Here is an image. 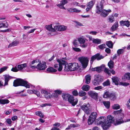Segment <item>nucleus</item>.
Masks as SVG:
<instances>
[{
    "label": "nucleus",
    "mask_w": 130,
    "mask_h": 130,
    "mask_svg": "<svg viewBox=\"0 0 130 130\" xmlns=\"http://www.w3.org/2000/svg\"><path fill=\"white\" fill-rule=\"evenodd\" d=\"M46 67V66H16L12 68L11 71L14 72L20 71L30 72L37 70H44Z\"/></svg>",
    "instance_id": "nucleus-1"
},
{
    "label": "nucleus",
    "mask_w": 130,
    "mask_h": 130,
    "mask_svg": "<svg viewBox=\"0 0 130 130\" xmlns=\"http://www.w3.org/2000/svg\"><path fill=\"white\" fill-rule=\"evenodd\" d=\"M95 123L97 125H101L103 129L105 130H107L110 125V124L113 123L115 121V119L111 115L107 117V120L105 117H100L99 120H96Z\"/></svg>",
    "instance_id": "nucleus-2"
},
{
    "label": "nucleus",
    "mask_w": 130,
    "mask_h": 130,
    "mask_svg": "<svg viewBox=\"0 0 130 130\" xmlns=\"http://www.w3.org/2000/svg\"><path fill=\"white\" fill-rule=\"evenodd\" d=\"M13 86L14 87L23 86L26 87L27 88H29L30 87L29 84L27 81L21 79H17L15 80L13 82Z\"/></svg>",
    "instance_id": "nucleus-3"
},
{
    "label": "nucleus",
    "mask_w": 130,
    "mask_h": 130,
    "mask_svg": "<svg viewBox=\"0 0 130 130\" xmlns=\"http://www.w3.org/2000/svg\"><path fill=\"white\" fill-rule=\"evenodd\" d=\"M111 11V10L109 9L106 10L104 9L103 8H102L98 9H96V12L98 14H101L102 16L105 17Z\"/></svg>",
    "instance_id": "nucleus-4"
},
{
    "label": "nucleus",
    "mask_w": 130,
    "mask_h": 130,
    "mask_svg": "<svg viewBox=\"0 0 130 130\" xmlns=\"http://www.w3.org/2000/svg\"><path fill=\"white\" fill-rule=\"evenodd\" d=\"M82 109L88 115H89L91 112V108L89 103H84L81 107Z\"/></svg>",
    "instance_id": "nucleus-5"
},
{
    "label": "nucleus",
    "mask_w": 130,
    "mask_h": 130,
    "mask_svg": "<svg viewBox=\"0 0 130 130\" xmlns=\"http://www.w3.org/2000/svg\"><path fill=\"white\" fill-rule=\"evenodd\" d=\"M104 57L101 55L99 53H97L94 55L92 56L91 58L90 62L91 65L93 64V61L96 59L97 60H99L102 59H103Z\"/></svg>",
    "instance_id": "nucleus-6"
},
{
    "label": "nucleus",
    "mask_w": 130,
    "mask_h": 130,
    "mask_svg": "<svg viewBox=\"0 0 130 130\" xmlns=\"http://www.w3.org/2000/svg\"><path fill=\"white\" fill-rule=\"evenodd\" d=\"M97 115V113L95 112H93L91 113L88 120V123L89 125L92 124L96 119Z\"/></svg>",
    "instance_id": "nucleus-7"
},
{
    "label": "nucleus",
    "mask_w": 130,
    "mask_h": 130,
    "mask_svg": "<svg viewBox=\"0 0 130 130\" xmlns=\"http://www.w3.org/2000/svg\"><path fill=\"white\" fill-rule=\"evenodd\" d=\"M65 70L68 71L76 70L78 69H80L79 66H64Z\"/></svg>",
    "instance_id": "nucleus-8"
},
{
    "label": "nucleus",
    "mask_w": 130,
    "mask_h": 130,
    "mask_svg": "<svg viewBox=\"0 0 130 130\" xmlns=\"http://www.w3.org/2000/svg\"><path fill=\"white\" fill-rule=\"evenodd\" d=\"M130 121V114L127 115L126 117V119L125 120H123L122 117L119 119L118 120L116 121L115 125H118L124 123V122H126Z\"/></svg>",
    "instance_id": "nucleus-9"
},
{
    "label": "nucleus",
    "mask_w": 130,
    "mask_h": 130,
    "mask_svg": "<svg viewBox=\"0 0 130 130\" xmlns=\"http://www.w3.org/2000/svg\"><path fill=\"white\" fill-rule=\"evenodd\" d=\"M82 65H88L89 61V58L87 57L82 56L78 58Z\"/></svg>",
    "instance_id": "nucleus-10"
},
{
    "label": "nucleus",
    "mask_w": 130,
    "mask_h": 130,
    "mask_svg": "<svg viewBox=\"0 0 130 130\" xmlns=\"http://www.w3.org/2000/svg\"><path fill=\"white\" fill-rule=\"evenodd\" d=\"M86 39L83 37H80L78 40L80 44V46L83 48H85L87 46L88 44L86 43Z\"/></svg>",
    "instance_id": "nucleus-11"
},
{
    "label": "nucleus",
    "mask_w": 130,
    "mask_h": 130,
    "mask_svg": "<svg viewBox=\"0 0 130 130\" xmlns=\"http://www.w3.org/2000/svg\"><path fill=\"white\" fill-rule=\"evenodd\" d=\"M69 58H62V59H58L57 60V61L59 63V65H68V63L65 60H68Z\"/></svg>",
    "instance_id": "nucleus-12"
},
{
    "label": "nucleus",
    "mask_w": 130,
    "mask_h": 130,
    "mask_svg": "<svg viewBox=\"0 0 130 130\" xmlns=\"http://www.w3.org/2000/svg\"><path fill=\"white\" fill-rule=\"evenodd\" d=\"M68 100L69 102L72 105L74 106L78 102V99L76 98L74 99V97L72 95H71L69 97Z\"/></svg>",
    "instance_id": "nucleus-13"
},
{
    "label": "nucleus",
    "mask_w": 130,
    "mask_h": 130,
    "mask_svg": "<svg viewBox=\"0 0 130 130\" xmlns=\"http://www.w3.org/2000/svg\"><path fill=\"white\" fill-rule=\"evenodd\" d=\"M54 27L55 30L59 31H64L67 28V27L64 25L55 26Z\"/></svg>",
    "instance_id": "nucleus-14"
},
{
    "label": "nucleus",
    "mask_w": 130,
    "mask_h": 130,
    "mask_svg": "<svg viewBox=\"0 0 130 130\" xmlns=\"http://www.w3.org/2000/svg\"><path fill=\"white\" fill-rule=\"evenodd\" d=\"M105 67L104 66H101L94 68H92L91 70L93 71H96L98 73L101 72L103 70V69Z\"/></svg>",
    "instance_id": "nucleus-15"
},
{
    "label": "nucleus",
    "mask_w": 130,
    "mask_h": 130,
    "mask_svg": "<svg viewBox=\"0 0 130 130\" xmlns=\"http://www.w3.org/2000/svg\"><path fill=\"white\" fill-rule=\"evenodd\" d=\"M67 0H61L60 3L57 4V6L61 9H66L64 7V5L67 4Z\"/></svg>",
    "instance_id": "nucleus-16"
},
{
    "label": "nucleus",
    "mask_w": 130,
    "mask_h": 130,
    "mask_svg": "<svg viewBox=\"0 0 130 130\" xmlns=\"http://www.w3.org/2000/svg\"><path fill=\"white\" fill-rule=\"evenodd\" d=\"M88 93L89 95L94 99L96 100L97 99L98 94L92 91H90L88 92Z\"/></svg>",
    "instance_id": "nucleus-17"
},
{
    "label": "nucleus",
    "mask_w": 130,
    "mask_h": 130,
    "mask_svg": "<svg viewBox=\"0 0 130 130\" xmlns=\"http://www.w3.org/2000/svg\"><path fill=\"white\" fill-rule=\"evenodd\" d=\"M8 24L7 22L5 21H0V28H7L8 27Z\"/></svg>",
    "instance_id": "nucleus-18"
},
{
    "label": "nucleus",
    "mask_w": 130,
    "mask_h": 130,
    "mask_svg": "<svg viewBox=\"0 0 130 130\" xmlns=\"http://www.w3.org/2000/svg\"><path fill=\"white\" fill-rule=\"evenodd\" d=\"M103 78L101 76H98L95 78L94 80V84L96 85L99 84V83L103 81Z\"/></svg>",
    "instance_id": "nucleus-19"
},
{
    "label": "nucleus",
    "mask_w": 130,
    "mask_h": 130,
    "mask_svg": "<svg viewBox=\"0 0 130 130\" xmlns=\"http://www.w3.org/2000/svg\"><path fill=\"white\" fill-rule=\"evenodd\" d=\"M12 78V77L8 75H5L4 76L5 84L4 86L8 85V82L10 79Z\"/></svg>",
    "instance_id": "nucleus-20"
},
{
    "label": "nucleus",
    "mask_w": 130,
    "mask_h": 130,
    "mask_svg": "<svg viewBox=\"0 0 130 130\" xmlns=\"http://www.w3.org/2000/svg\"><path fill=\"white\" fill-rule=\"evenodd\" d=\"M41 93L42 94H44V96L45 98H50L51 97L50 93H48L46 91L42 90H41Z\"/></svg>",
    "instance_id": "nucleus-21"
},
{
    "label": "nucleus",
    "mask_w": 130,
    "mask_h": 130,
    "mask_svg": "<svg viewBox=\"0 0 130 130\" xmlns=\"http://www.w3.org/2000/svg\"><path fill=\"white\" fill-rule=\"evenodd\" d=\"M94 4L92 1H90L88 3L87 5V8L86 10V12H88L90 9L92 8Z\"/></svg>",
    "instance_id": "nucleus-22"
},
{
    "label": "nucleus",
    "mask_w": 130,
    "mask_h": 130,
    "mask_svg": "<svg viewBox=\"0 0 130 130\" xmlns=\"http://www.w3.org/2000/svg\"><path fill=\"white\" fill-rule=\"evenodd\" d=\"M120 23L121 26H126L127 27H128L129 26V22L128 21H121L120 22Z\"/></svg>",
    "instance_id": "nucleus-23"
},
{
    "label": "nucleus",
    "mask_w": 130,
    "mask_h": 130,
    "mask_svg": "<svg viewBox=\"0 0 130 130\" xmlns=\"http://www.w3.org/2000/svg\"><path fill=\"white\" fill-rule=\"evenodd\" d=\"M113 82L116 85H118L120 82V79L116 77H114L112 78Z\"/></svg>",
    "instance_id": "nucleus-24"
},
{
    "label": "nucleus",
    "mask_w": 130,
    "mask_h": 130,
    "mask_svg": "<svg viewBox=\"0 0 130 130\" xmlns=\"http://www.w3.org/2000/svg\"><path fill=\"white\" fill-rule=\"evenodd\" d=\"M105 1L104 0H101L100 3H99L97 4L96 7V9L101 8H103V4L104 3Z\"/></svg>",
    "instance_id": "nucleus-25"
},
{
    "label": "nucleus",
    "mask_w": 130,
    "mask_h": 130,
    "mask_svg": "<svg viewBox=\"0 0 130 130\" xmlns=\"http://www.w3.org/2000/svg\"><path fill=\"white\" fill-rule=\"evenodd\" d=\"M79 125L77 124H70L66 128V130L72 128H75L79 126Z\"/></svg>",
    "instance_id": "nucleus-26"
},
{
    "label": "nucleus",
    "mask_w": 130,
    "mask_h": 130,
    "mask_svg": "<svg viewBox=\"0 0 130 130\" xmlns=\"http://www.w3.org/2000/svg\"><path fill=\"white\" fill-rule=\"evenodd\" d=\"M46 71L49 73H53L56 72L57 70L54 69L52 67H50L47 69Z\"/></svg>",
    "instance_id": "nucleus-27"
},
{
    "label": "nucleus",
    "mask_w": 130,
    "mask_h": 130,
    "mask_svg": "<svg viewBox=\"0 0 130 130\" xmlns=\"http://www.w3.org/2000/svg\"><path fill=\"white\" fill-rule=\"evenodd\" d=\"M86 82V84H89L90 82V81L91 79V75L90 74H88L85 76Z\"/></svg>",
    "instance_id": "nucleus-28"
},
{
    "label": "nucleus",
    "mask_w": 130,
    "mask_h": 130,
    "mask_svg": "<svg viewBox=\"0 0 130 130\" xmlns=\"http://www.w3.org/2000/svg\"><path fill=\"white\" fill-rule=\"evenodd\" d=\"M45 27L46 29L49 31H51L53 32L55 31V29L54 28H53L52 27V25H46Z\"/></svg>",
    "instance_id": "nucleus-29"
},
{
    "label": "nucleus",
    "mask_w": 130,
    "mask_h": 130,
    "mask_svg": "<svg viewBox=\"0 0 130 130\" xmlns=\"http://www.w3.org/2000/svg\"><path fill=\"white\" fill-rule=\"evenodd\" d=\"M111 92H109V91H106L105 92L103 96V98H109L110 95L111 94Z\"/></svg>",
    "instance_id": "nucleus-30"
},
{
    "label": "nucleus",
    "mask_w": 130,
    "mask_h": 130,
    "mask_svg": "<svg viewBox=\"0 0 130 130\" xmlns=\"http://www.w3.org/2000/svg\"><path fill=\"white\" fill-rule=\"evenodd\" d=\"M109 98L112 100H115L116 99L117 95L115 93H111Z\"/></svg>",
    "instance_id": "nucleus-31"
},
{
    "label": "nucleus",
    "mask_w": 130,
    "mask_h": 130,
    "mask_svg": "<svg viewBox=\"0 0 130 130\" xmlns=\"http://www.w3.org/2000/svg\"><path fill=\"white\" fill-rule=\"evenodd\" d=\"M82 89L84 91H87L89 90L90 86L88 85H85L82 87Z\"/></svg>",
    "instance_id": "nucleus-32"
},
{
    "label": "nucleus",
    "mask_w": 130,
    "mask_h": 130,
    "mask_svg": "<svg viewBox=\"0 0 130 130\" xmlns=\"http://www.w3.org/2000/svg\"><path fill=\"white\" fill-rule=\"evenodd\" d=\"M70 95L66 93L63 94L62 95L63 98L65 100H68L69 97H70Z\"/></svg>",
    "instance_id": "nucleus-33"
},
{
    "label": "nucleus",
    "mask_w": 130,
    "mask_h": 130,
    "mask_svg": "<svg viewBox=\"0 0 130 130\" xmlns=\"http://www.w3.org/2000/svg\"><path fill=\"white\" fill-rule=\"evenodd\" d=\"M106 44L107 46L109 48H112L113 44L112 41H107L106 42Z\"/></svg>",
    "instance_id": "nucleus-34"
},
{
    "label": "nucleus",
    "mask_w": 130,
    "mask_h": 130,
    "mask_svg": "<svg viewBox=\"0 0 130 130\" xmlns=\"http://www.w3.org/2000/svg\"><path fill=\"white\" fill-rule=\"evenodd\" d=\"M9 101L7 99H0V103L2 104H5L8 103Z\"/></svg>",
    "instance_id": "nucleus-35"
},
{
    "label": "nucleus",
    "mask_w": 130,
    "mask_h": 130,
    "mask_svg": "<svg viewBox=\"0 0 130 130\" xmlns=\"http://www.w3.org/2000/svg\"><path fill=\"white\" fill-rule=\"evenodd\" d=\"M69 11L70 12H76V13H78L80 11V10H77L76 8H70Z\"/></svg>",
    "instance_id": "nucleus-36"
},
{
    "label": "nucleus",
    "mask_w": 130,
    "mask_h": 130,
    "mask_svg": "<svg viewBox=\"0 0 130 130\" xmlns=\"http://www.w3.org/2000/svg\"><path fill=\"white\" fill-rule=\"evenodd\" d=\"M19 43V42L17 41H14L12 43L10 44L8 46L9 47L12 46H14L17 45Z\"/></svg>",
    "instance_id": "nucleus-37"
},
{
    "label": "nucleus",
    "mask_w": 130,
    "mask_h": 130,
    "mask_svg": "<svg viewBox=\"0 0 130 130\" xmlns=\"http://www.w3.org/2000/svg\"><path fill=\"white\" fill-rule=\"evenodd\" d=\"M92 41L93 43L97 44L100 43L101 42V40L97 38L96 39H93Z\"/></svg>",
    "instance_id": "nucleus-38"
},
{
    "label": "nucleus",
    "mask_w": 130,
    "mask_h": 130,
    "mask_svg": "<svg viewBox=\"0 0 130 130\" xmlns=\"http://www.w3.org/2000/svg\"><path fill=\"white\" fill-rule=\"evenodd\" d=\"M103 103L105 106L107 108H109L110 107V103L109 101H104Z\"/></svg>",
    "instance_id": "nucleus-39"
},
{
    "label": "nucleus",
    "mask_w": 130,
    "mask_h": 130,
    "mask_svg": "<svg viewBox=\"0 0 130 130\" xmlns=\"http://www.w3.org/2000/svg\"><path fill=\"white\" fill-rule=\"evenodd\" d=\"M124 78L127 80L130 79V73H125L124 76Z\"/></svg>",
    "instance_id": "nucleus-40"
},
{
    "label": "nucleus",
    "mask_w": 130,
    "mask_h": 130,
    "mask_svg": "<svg viewBox=\"0 0 130 130\" xmlns=\"http://www.w3.org/2000/svg\"><path fill=\"white\" fill-rule=\"evenodd\" d=\"M104 72L107 74L108 75H111V73H110V69L109 70L108 68H104L103 69V70Z\"/></svg>",
    "instance_id": "nucleus-41"
},
{
    "label": "nucleus",
    "mask_w": 130,
    "mask_h": 130,
    "mask_svg": "<svg viewBox=\"0 0 130 130\" xmlns=\"http://www.w3.org/2000/svg\"><path fill=\"white\" fill-rule=\"evenodd\" d=\"M126 47H123L122 48L118 50L117 51V53L118 55H119L122 54L124 52V49Z\"/></svg>",
    "instance_id": "nucleus-42"
},
{
    "label": "nucleus",
    "mask_w": 130,
    "mask_h": 130,
    "mask_svg": "<svg viewBox=\"0 0 130 130\" xmlns=\"http://www.w3.org/2000/svg\"><path fill=\"white\" fill-rule=\"evenodd\" d=\"M121 111L122 110L121 109L120 110L115 111V114H119L120 115H121L122 116L121 118L122 117L123 118L124 116V114L123 113H121Z\"/></svg>",
    "instance_id": "nucleus-43"
},
{
    "label": "nucleus",
    "mask_w": 130,
    "mask_h": 130,
    "mask_svg": "<svg viewBox=\"0 0 130 130\" xmlns=\"http://www.w3.org/2000/svg\"><path fill=\"white\" fill-rule=\"evenodd\" d=\"M36 115L39 116L40 117L43 118L44 117V115L41 111H37L36 112Z\"/></svg>",
    "instance_id": "nucleus-44"
},
{
    "label": "nucleus",
    "mask_w": 130,
    "mask_h": 130,
    "mask_svg": "<svg viewBox=\"0 0 130 130\" xmlns=\"http://www.w3.org/2000/svg\"><path fill=\"white\" fill-rule=\"evenodd\" d=\"M38 62H39V63H38L37 65H40L41 64V61L38 59H36L34 60L31 62V64H33L36 63H37Z\"/></svg>",
    "instance_id": "nucleus-45"
},
{
    "label": "nucleus",
    "mask_w": 130,
    "mask_h": 130,
    "mask_svg": "<svg viewBox=\"0 0 130 130\" xmlns=\"http://www.w3.org/2000/svg\"><path fill=\"white\" fill-rule=\"evenodd\" d=\"M108 21L110 23H112L115 21L114 16L111 15L108 18Z\"/></svg>",
    "instance_id": "nucleus-46"
},
{
    "label": "nucleus",
    "mask_w": 130,
    "mask_h": 130,
    "mask_svg": "<svg viewBox=\"0 0 130 130\" xmlns=\"http://www.w3.org/2000/svg\"><path fill=\"white\" fill-rule=\"evenodd\" d=\"M110 83L109 80L107 79L103 83V85L104 86H105L109 85H110Z\"/></svg>",
    "instance_id": "nucleus-47"
},
{
    "label": "nucleus",
    "mask_w": 130,
    "mask_h": 130,
    "mask_svg": "<svg viewBox=\"0 0 130 130\" xmlns=\"http://www.w3.org/2000/svg\"><path fill=\"white\" fill-rule=\"evenodd\" d=\"M79 95V96H82L86 95V93L85 92L82 90H80L78 93Z\"/></svg>",
    "instance_id": "nucleus-48"
},
{
    "label": "nucleus",
    "mask_w": 130,
    "mask_h": 130,
    "mask_svg": "<svg viewBox=\"0 0 130 130\" xmlns=\"http://www.w3.org/2000/svg\"><path fill=\"white\" fill-rule=\"evenodd\" d=\"M120 106L118 104H114L112 106V108L114 109H117L120 108Z\"/></svg>",
    "instance_id": "nucleus-49"
},
{
    "label": "nucleus",
    "mask_w": 130,
    "mask_h": 130,
    "mask_svg": "<svg viewBox=\"0 0 130 130\" xmlns=\"http://www.w3.org/2000/svg\"><path fill=\"white\" fill-rule=\"evenodd\" d=\"M98 46L99 48L101 50H103L104 48H106V45L104 44H101Z\"/></svg>",
    "instance_id": "nucleus-50"
},
{
    "label": "nucleus",
    "mask_w": 130,
    "mask_h": 130,
    "mask_svg": "<svg viewBox=\"0 0 130 130\" xmlns=\"http://www.w3.org/2000/svg\"><path fill=\"white\" fill-rule=\"evenodd\" d=\"M120 85L124 86H126L129 85V83L126 82H120Z\"/></svg>",
    "instance_id": "nucleus-51"
},
{
    "label": "nucleus",
    "mask_w": 130,
    "mask_h": 130,
    "mask_svg": "<svg viewBox=\"0 0 130 130\" xmlns=\"http://www.w3.org/2000/svg\"><path fill=\"white\" fill-rule=\"evenodd\" d=\"M8 68L7 67L5 66L1 68L0 69V72L1 73L2 72L5 71Z\"/></svg>",
    "instance_id": "nucleus-52"
},
{
    "label": "nucleus",
    "mask_w": 130,
    "mask_h": 130,
    "mask_svg": "<svg viewBox=\"0 0 130 130\" xmlns=\"http://www.w3.org/2000/svg\"><path fill=\"white\" fill-rule=\"evenodd\" d=\"M73 44L75 47L77 46L78 45V43L77 40L76 39H75L74 40Z\"/></svg>",
    "instance_id": "nucleus-53"
},
{
    "label": "nucleus",
    "mask_w": 130,
    "mask_h": 130,
    "mask_svg": "<svg viewBox=\"0 0 130 130\" xmlns=\"http://www.w3.org/2000/svg\"><path fill=\"white\" fill-rule=\"evenodd\" d=\"M73 95L75 96H77L78 95V93L77 90H74L72 92Z\"/></svg>",
    "instance_id": "nucleus-54"
},
{
    "label": "nucleus",
    "mask_w": 130,
    "mask_h": 130,
    "mask_svg": "<svg viewBox=\"0 0 130 130\" xmlns=\"http://www.w3.org/2000/svg\"><path fill=\"white\" fill-rule=\"evenodd\" d=\"M34 93L36 94L38 96H40V93L38 91L34 90Z\"/></svg>",
    "instance_id": "nucleus-55"
},
{
    "label": "nucleus",
    "mask_w": 130,
    "mask_h": 130,
    "mask_svg": "<svg viewBox=\"0 0 130 130\" xmlns=\"http://www.w3.org/2000/svg\"><path fill=\"white\" fill-rule=\"evenodd\" d=\"M73 50L77 52H79L81 51V50L79 48L73 47Z\"/></svg>",
    "instance_id": "nucleus-56"
},
{
    "label": "nucleus",
    "mask_w": 130,
    "mask_h": 130,
    "mask_svg": "<svg viewBox=\"0 0 130 130\" xmlns=\"http://www.w3.org/2000/svg\"><path fill=\"white\" fill-rule=\"evenodd\" d=\"M116 28H116L115 26L113 25L111 28L110 30L112 32H113L116 30Z\"/></svg>",
    "instance_id": "nucleus-57"
},
{
    "label": "nucleus",
    "mask_w": 130,
    "mask_h": 130,
    "mask_svg": "<svg viewBox=\"0 0 130 130\" xmlns=\"http://www.w3.org/2000/svg\"><path fill=\"white\" fill-rule=\"evenodd\" d=\"M126 106H127L128 108L130 109V99H129L128 101L127 102Z\"/></svg>",
    "instance_id": "nucleus-58"
},
{
    "label": "nucleus",
    "mask_w": 130,
    "mask_h": 130,
    "mask_svg": "<svg viewBox=\"0 0 130 130\" xmlns=\"http://www.w3.org/2000/svg\"><path fill=\"white\" fill-rule=\"evenodd\" d=\"M7 123L9 124L10 125L12 121L11 119H7L6 121Z\"/></svg>",
    "instance_id": "nucleus-59"
},
{
    "label": "nucleus",
    "mask_w": 130,
    "mask_h": 130,
    "mask_svg": "<svg viewBox=\"0 0 130 130\" xmlns=\"http://www.w3.org/2000/svg\"><path fill=\"white\" fill-rule=\"evenodd\" d=\"M97 33V32L95 31H91L89 32L90 34L93 35H96Z\"/></svg>",
    "instance_id": "nucleus-60"
},
{
    "label": "nucleus",
    "mask_w": 130,
    "mask_h": 130,
    "mask_svg": "<svg viewBox=\"0 0 130 130\" xmlns=\"http://www.w3.org/2000/svg\"><path fill=\"white\" fill-rule=\"evenodd\" d=\"M51 105H50L49 104L45 103V104H42L41 105V106L42 107H45V106H50Z\"/></svg>",
    "instance_id": "nucleus-61"
},
{
    "label": "nucleus",
    "mask_w": 130,
    "mask_h": 130,
    "mask_svg": "<svg viewBox=\"0 0 130 130\" xmlns=\"http://www.w3.org/2000/svg\"><path fill=\"white\" fill-rule=\"evenodd\" d=\"M105 51L108 54H109L110 52V50L109 48H107L105 49Z\"/></svg>",
    "instance_id": "nucleus-62"
},
{
    "label": "nucleus",
    "mask_w": 130,
    "mask_h": 130,
    "mask_svg": "<svg viewBox=\"0 0 130 130\" xmlns=\"http://www.w3.org/2000/svg\"><path fill=\"white\" fill-rule=\"evenodd\" d=\"M34 90L33 89L32 90H27V92L29 94H32L34 93Z\"/></svg>",
    "instance_id": "nucleus-63"
},
{
    "label": "nucleus",
    "mask_w": 130,
    "mask_h": 130,
    "mask_svg": "<svg viewBox=\"0 0 130 130\" xmlns=\"http://www.w3.org/2000/svg\"><path fill=\"white\" fill-rule=\"evenodd\" d=\"M102 88V87L101 86H99L96 87H95L94 89L95 90H99L100 89H101Z\"/></svg>",
    "instance_id": "nucleus-64"
}]
</instances>
